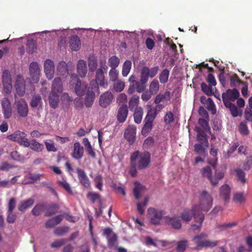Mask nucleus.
Instances as JSON below:
<instances>
[{"label": "nucleus", "mask_w": 252, "mask_h": 252, "mask_svg": "<svg viewBox=\"0 0 252 252\" xmlns=\"http://www.w3.org/2000/svg\"><path fill=\"white\" fill-rule=\"evenodd\" d=\"M29 147L32 150L38 152H41L44 149V145L39 143L35 139L31 140Z\"/></svg>", "instance_id": "obj_40"}, {"label": "nucleus", "mask_w": 252, "mask_h": 252, "mask_svg": "<svg viewBox=\"0 0 252 252\" xmlns=\"http://www.w3.org/2000/svg\"><path fill=\"white\" fill-rule=\"evenodd\" d=\"M120 60L116 56H112L109 58L108 60L109 66L111 68H116L120 63Z\"/></svg>", "instance_id": "obj_53"}, {"label": "nucleus", "mask_w": 252, "mask_h": 252, "mask_svg": "<svg viewBox=\"0 0 252 252\" xmlns=\"http://www.w3.org/2000/svg\"><path fill=\"white\" fill-rule=\"evenodd\" d=\"M201 90L207 95L210 96L213 94L212 87L210 85L207 86L205 83H202L201 84Z\"/></svg>", "instance_id": "obj_58"}, {"label": "nucleus", "mask_w": 252, "mask_h": 252, "mask_svg": "<svg viewBox=\"0 0 252 252\" xmlns=\"http://www.w3.org/2000/svg\"><path fill=\"white\" fill-rule=\"evenodd\" d=\"M199 200V204L194 206V210H197L198 213L209 211L213 204L212 196L208 194L206 190H204L200 195Z\"/></svg>", "instance_id": "obj_2"}, {"label": "nucleus", "mask_w": 252, "mask_h": 252, "mask_svg": "<svg viewBox=\"0 0 252 252\" xmlns=\"http://www.w3.org/2000/svg\"><path fill=\"white\" fill-rule=\"evenodd\" d=\"M30 74L33 79H38L40 75V68L36 62L30 64Z\"/></svg>", "instance_id": "obj_21"}, {"label": "nucleus", "mask_w": 252, "mask_h": 252, "mask_svg": "<svg viewBox=\"0 0 252 252\" xmlns=\"http://www.w3.org/2000/svg\"><path fill=\"white\" fill-rule=\"evenodd\" d=\"M230 86L236 87L237 84H244L243 81L240 80L238 75L234 74L230 78Z\"/></svg>", "instance_id": "obj_55"}, {"label": "nucleus", "mask_w": 252, "mask_h": 252, "mask_svg": "<svg viewBox=\"0 0 252 252\" xmlns=\"http://www.w3.org/2000/svg\"><path fill=\"white\" fill-rule=\"evenodd\" d=\"M15 89L18 95L23 96L25 94V80L22 75H17L15 82Z\"/></svg>", "instance_id": "obj_8"}, {"label": "nucleus", "mask_w": 252, "mask_h": 252, "mask_svg": "<svg viewBox=\"0 0 252 252\" xmlns=\"http://www.w3.org/2000/svg\"><path fill=\"white\" fill-rule=\"evenodd\" d=\"M51 91L55 93H61L63 92V83L60 78H55L52 82Z\"/></svg>", "instance_id": "obj_24"}, {"label": "nucleus", "mask_w": 252, "mask_h": 252, "mask_svg": "<svg viewBox=\"0 0 252 252\" xmlns=\"http://www.w3.org/2000/svg\"><path fill=\"white\" fill-rule=\"evenodd\" d=\"M1 103L3 110H11V103L10 102V100L7 98L5 97L2 98Z\"/></svg>", "instance_id": "obj_62"}, {"label": "nucleus", "mask_w": 252, "mask_h": 252, "mask_svg": "<svg viewBox=\"0 0 252 252\" xmlns=\"http://www.w3.org/2000/svg\"><path fill=\"white\" fill-rule=\"evenodd\" d=\"M113 96L112 93L106 92L99 96V104L103 108H106L112 102Z\"/></svg>", "instance_id": "obj_12"}, {"label": "nucleus", "mask_w": 252, "mask_h": 252, "mask_svg": "<svg viewBox=\"0 0 252 252\" xmlns=\"http://www.w3.org/2000/svg\"><path fill=\"white\" fill-rule=\"evenodd\" d=\"M146 88L145 85L143 84L141 80L139 81H136L135 84H130L127 93L132 94L135 92V91L139 93H142L143 91L145 90Z\"/></svg>", "instance_id": "obj_14"}, {"label": "nucleus", "mask_w": 252, "mask_h": 252, "mask_svg": "<svg viewBox=\"0 0 252 252\" xmlns=\"http://www.w3.org/2000/svg\"><path fill=\"white\" fill-rule=\"evenodd\" d=\"M95 99V93L93 90H88L85 96V105L87 108H90Z\"/></svg>", "instance_id": "obj_28"}, {"label": "nucleus", "mask_w": 252, "mask_h": 252, "mask_svg": "<svg viewBox=\"0 0 252 252\" xmlns=\"http://www.w3.org/2000/svg\"><path fill=\"white\" fill-rule=\"evenodd\" d=\"M152 124L145 122V124L142 128L141 131L142 134L144 136L147 135L148 134V133L150 132L152 130Z\"/></svg>", "instance_id": "obj_64"}, {"label": "nucleus", "mask_w": 252, "mask_h": 252, "mask_svg": "<svg viewBox=\"0 0 252 252\" xmlns=\"http://www.w3.org/2000/svg\"><path fill=\"white\" fill-rule=\"evenodd\" d=\"M163 215L164 211L160 210H157L155 208H149L148 210V218L153 224H159Z\"/></svg>", "instance_id": "obj_6"}, {"label": "nucleus", "mask_w": 252, "mask_h": 252, "mask_svg": "<svg viewBox=\"0 0 252 252\" xmlns=\"http://www.w3.org/2000/svg\"><path fill=\"white\" fill-rule=\"evenodd\" d=\"M157 115V111H148L147 115L145 119V122L152 124Z\"/></svg>", "instance_id": "obj_60"}, {"label": "nucleus", "mask_w": 252, "mask_h": 252, "mask_svg": "<svg viewBox=\"0 0 252 252\" xmlns=\"http://www.w3.org/2000/svg\"><path fill=\"white\" fill-rule=\"evenodd\" d=\"M88 65L89 67L90 71L93 73L95 70H96L98 65L97 60L95 57L91 56L88 58Z\"/></svg>", "instance_id": "obj_37"}, {"label": "nucleus", "mask_w": 252, "mask_h": 252, "mask_svg": "<svg viewBox=\"0 0 252 252\" xmlns=\"http://www.w3.org/2000/svg\"><path fill=\"white\" fill-rule=\"evenodd\" d=\"M188 247V243L187 240H180L177 242L176 251L177 252H184Z\"/></svg>", "instance_id": "obj_52"}, {"label": "nucleus", "mask_w": 252, "mask_h": 252, "mask_svg": "<svg viewBox=\"0 0 252 252\" xmlns=\"http://www.w3.org/2000/svg\"><path fill=\"white\" fill-rule=\"evenodd\" d=\"M230 189L228 185H224L220 189V196L225 201H228L230 198Z\"/></svg>", "instance_id": "obj_33"}, {"label": "nucleus", "mask_w": 252, "mask_h": 252, "mask_svg": "<svg viewBox=\"0 0 252 252\" xmlns=\"http://www.w3.org/2000/svg\"><path fill=\"white\" fill-rule=\"evenodd\" d=\"M70 48L75 51H77L81 47L80 39L77 35H72L70 38Z\"/></svg>", "instance_id": "obj_27"}, {"label": "nucleus", "mask_w": 252, "mask_h": 252, "mask_svg": "<svg viewBox=\"0 0 252 252\" xmlns=\"http://www.w3.org/2000/svg\"><path fill=\"white\" fill-rule=\"evenodd\" d=\"M134 188L133 189V195L135 199L138 200L141 196V194L143 190V187L141 184L135 182L134 184Z\"/></svg>", "instance_id": "obj_38"}, {"label": "nucleus", "mask_w": 252, "mask_h": 252, "mask_svg": "<svg viewBox=\"0 0 252 252\" xmlns=\"http://www.w3.org/2000/svg\"><path fill=\"white\" fill-rule=\"evenodd\" d=\"M170 71L168 69H164L160 73L159 79L160 83L165 84L168 82Z\"/></svg>", "instance_id": "obj_47"}, {"label": "nucleus", "mask_w": 252, "mask_h": 252, "mask_svg": "<svg viewBox=\"0 0 252 252\" xmlns=\"http://www.w3.org/2000/svg\"><path fill=\"white\" fill-rule=\"evenodd\" d=\"M130 162L137 166V169L143 170L148 168L151 161V155L148 151L142 152L135 151L130 156Z\"/></svg>", "instance_id": "obj_1"}, {"label": "nucleus", "mask_w": 252, "mask_h": 252, "mask_svg": "<svg viewBox=\"0 0 252 252\" xmlns=\"http://www.w3.org/2000/svg\"><path fill=\"white\" fill-rule=\"evenodd\" d=\"M34 200L32 198H30L22 201L18 206V210L21 212H24L27 209L31 208L34 204Z\"/></svg>", "instance_id": "obj_30"}, {"label": "nucleus", "mask_w": 252, "mask_h": 252, "mask_svg": "<svg viewBox=\"0 0 252 252\" xmlns=\"http://www.w3.org/2000/svg\"><path fill=\"white\" fill-rule=\"evenodd\" d=\"M202 175L204 177H207L213 186H215L218 184L217 179L214 180L212 177V170L210 166H207L202 168Z\"/></svg>", "instance_id": "obj_22"}, {"label": "nucleus", "mask_w": 252, "mask_h": 252, "mask_svg": "<svg viewBox=\"0 0 252 252\" xmlns=\"http://www.w3.org/2000/svg\"><path fill=\"white\" fill-rule=\"evenodd\" d=\"M207 237V235L202 233L195 236L193 241L196 245V249H198L203 247H214L218 244V241H211V240H203L202 239Z\"/></svg>", "instance_id": "obj_4"}, {"label": "nucleus", "mask_w": 252, "mask_h": 252, "mask_svg": "<svg viewBox=\"0 0 252 252\" xmlns=\"http://www.w3.org/2000/svg\"><path fill=\"white\" fill-rule=\"evenodd\" d=\"M62 215H57L56 217L48 220L45 223L47 228H52L60 223L63 220Z\"/></svg>", "instance_id": "obj_29"}, {"label": "nucleus", "mask_w": 252, "mask_h": 252, "mask_svg": "<svg viewBox=\"0 0 252 252\" xmlns=\"http://www.w3.org/2000/svg\"><path fill=\"white\" fill-rule=\"evenodd\" d=\"M222 101L224 102V105L226 108H228L229 109V110L230 111H235L238 110L237 108L236 107V106L235 105V104H232V103L231 102L232 101L231 100L228 99L227 96H223V94H222Z\"/></svg>", "instance_id": "obj_42"}, {"label": "nucleus", "mask_w": 252, "mask_h": 252, "mask_svg": "<svg viewBox=\"0 0 252 252\" xmlns=\"http://www.w3.org/2000/svg\"><path fill=\"white\" fill-rule=\"evenodd\" d=\"M132 63L130 60L125 61L122 66V75L123 76H127L130 72L131 68Z\"/></svg>", "instance_id": "obj_39"}, {"label": "nucleus", "mask_w": 252, "mask_h": 252, "mask_svg": "<svg viewBox=\"0 0 252 252\" xmlns=\"http://www.w3.org/2000/svg\"><path fill=\"white\" fill-rule=\"evenodd\" d=\"M148 201V198L145 197L144 201L143 202H139L137 203V210L140 214H143L145 210V207L146 206Z\"/></svg>", "instance_id": "obj_57"}, {"label": "nucleus", "mask_w": 252, "mask_h": 252, "mask_svg": "<svg viewBox=\"0 0 252 252\" xmlns=\"http://www.w3.org/2000/svg\"><path fill=\"white\" fill-rule=\"evenodd\" d=\"M208 147H206L203 144L197 143L194 146V150L197 154L203 155L205 157L206 149Z\"/></svg>", "instance_id": "obj_46"}, {"label": "nucleus", "mask_w": 252, "mask_h": 252, "mask_svg": "<svg viewBox=\"0 0 252 252\" xmlns=\"http://www.w3.org/2000/svg\"><path fill=\"white\" fill-rule=\"evenodd\" d=\"M18 111L28 110V105L23 98L20 99L16 101Z\"/></svg>", "instance_id": "obj_49"}, {"label": "nucleus", "mask_w": 252, "mask_h": 252, "mask_svg": "<svg viewBox=\"0 0 252 252\" xmlns=\"http://www.w3.org/2000/svg\"><path fill=\"white\" fill-rule=\"evenodd\" d=\"M95 79L100 87L104 88L107 87L108 85V81L105 78V75L103 69L101 68L96 69L95 72Z\"/></svg>", "instance_id": "obj_16"}, {"label": "nucleus", "mask_w": 252, "mask_h": 252, "mask_svg": "<svg viewBox=\"0 0 252 252\" xmlns=\"http://www.w3.org/2000/svg\"><path fill=\"white\" fill-rule=\"evenodd\" d=\"M204 215L203 214H199V217L197 219V221L196 222L198 223V225L196 224H192L191 225V229L193 230H199L201 226L202 225V222L204 220Z\"/></svg>", "instance_id": "obj_54"}, {"label": "nucleus", "mask_w": 252, "mask_h": 252, "mask_svg": "<svg viewBox=\"0 0 252 252\" xmlns=\"http://www.w3.org/2000/svg\"><path fill=\"white\" fill-rule=\"evenodd\" d=\"M84 149L79 142L74 144L72 157L76 159H81L83 156Z\"/></svg>", "instance_id": "obj_20"}, {"label": "nucleus", "mask_w": 252, "mask_h": 252, "mask_svg": "<svg viewBox=\"0 0 252 252\" xmlns=\"http://www.w3.org/2000/svg\"><path fill=\"white\" fill-rule=\"evenodd\" d=\"M87 197L93 203H95L97 200H100L99 194L96 192H89L87 194Z\"/></svg>", "instance_id": "obj_56"}, {"label": "nucleus", "mask_w": 252, "mask_h": 252, "mask_svg": "<svg viewBox=\"0 0 252 252\" xmlns=\"http://www.w3.org/2000/svg\"><path fill=\"white\" fill-rule=\"evenodd\" d=\"M69 229L68 226H59L54 229V234L58 236H63L68 232Z\"/></svg>", "instance_id": "obj_44"}, {"label": "nucleus", "mask_w": 252, "mask_h": 252, "mask_svg": "<svg viewBox=\"0 0 252 252\" xmlns=\"http://www.w3.org/2000/svg\"><path fill=\"white\" fill-rule=\"evenodd\" d=\"M196 139L198 144H203L206 147H209V143L206 133L197 134Z\"/></svg>", "instance_id": "obj_43"}, {"label": "nucleus", "mask_w": 252, "mask_h": 252, "mask_svg": "<svg viewBox=\"0 0 252 252\" xmlns=\"http://www.w3.org/2000/svg\"><path fill=\"white\" fill-rule=\"evenodd\" d=\"M117 102L119 108V111H127L128 110V107L127 105V95L125 93H121L117 96Z\"/></svg>", "instance_id": "obj_17"}, {"label": "nucleus", "mask_w": 252, "mask_h": 252, "mask_svg": "<svg viewBox=\"0 0 252 252\" xmlns=\"http://www.w3.org/2000/svg\"><path fill=\"white\" fill-rule=\"evenodd\" d=\"M2 83L5 93L10 94L12 89V78L10 72L7 69L2 72Z\"/></svg>", "instance_id": "obj_7"}, {"label": "nucleus", "mask_w": 252, "mask_h": 252, "mask_svg": "<svg viewBox=\"0 0 252 252\" xmlns=\"http://www.w3.org/2000/svg\"><path fill=\"white\" fill-rule=\"evenodd\" d=\"M7 138L18 142L20 145L28 148L30 146V141L26 136L25 133L17 131L13 134L8 135Z\"/></svg>", "instance_id": "obj_5"}, {"label": "nucleus", "mask_w": 252, "mask_h": 252, "mask_svg": "<svg viewBox=\"0 0 252 252\" xmlns=\"http://www.w3.org/2000/svg\"><path fill=\"white\" fill-rule=\"evenodd\" d=\"M68 73L67 63L64 61H60L57 65V74L60 76H67Z\"/></svg>", "instance_id": "obj_32"}, {"label": "nucleus", "mask_w": 252, "mask_h": 252, "mask_svg": "<svg viewBox=\"0 0 252 252\" xmlns=\"http://www.w3.org/2000/svg\"><path fill=\"white\" fill-rule=\"evenodd\" d=\"M60 208V206L57 203L50 204L47 209V211L45 214V217H50L53 215L56 214L58 209Z\"/></svg>", "instance_id": "obj_36"}, {"label": "nucleus", "mask_w": 252, "mask_h": 252, "mask_svg": "<svg viewBox=\"0 0 252 252\" xmlns=\"http://www.w3.org/2000/svg\"><path fill=\"white\" fill-rule=\"evenodd\" d=\"M44 69L47 78L49 79H53L55 71V66L54 61L50 59L45 60Z\"/></svg>", "instance_id": "obj_9"}, {"label": "nucleus", "mask_w": 252, "mask_h": 252, "mask_svg": "<svg viewBox=\"0 0 252 252\" xmlns=\"http://www.w3.org/2000/svg\"><path fill=\"white\" fill-rule=\"evenodd\" d=\"M150 75V69L147 66H144L140 74V79L147 87V84Z\"/></svg>", "instance_id": "obj_35"}, {"label": "nucleus", "mask_w": 252, "mask_h": 252, "mask_svg": "<svg viewBox=\"0 0 252 252\" xmlns=\"http://www.w3.org/2000/svg\"><path fill=\"white\" fill-rule=\"evenodd\" d=\"M170 99V92H165L164 94H159L156 96L155 99V103L158 104L162 101L167 102Z\"/></svg>", "instance_id": "obj_34"}, {"label": "nucleus", "mask_w": 252, "mask_h": 252, "mask_svg": "<svg viewBox=\"0 0 252 252\" xmlns=\"http://www.w3.org/2000/svg\"><path fill=\"white\" fill-rule=\"evenodd\" d=\"M165 221L168 225L172 226L175 229H179L182 227L181 220L177 216H167L165 218Z\"/></svg>", "instance_id": "obj_13"}, {"label": "nucleus", "mask_w": 252, "mask_h": 252, "mask_svg": "<svg viewBox=\"0 0 252 252\" xmlns=\"http://www.w3.org/2000/svg\"><path fill=\"white\" fill-rule=\"evenodd\" d=\"M44 207L45 205L44 204H38L32 210V213L34 216H38L40 214L41 211L44 210Z\"/></svg>", "instance_id": "obj_59"}, {"label": "nucleus", "mask_w": 252, "mask_h": 252, "mask_svg": "<svg viewBox=\"0 0 252 252\" xmlns=\"http://www.w3.org/2000/svg\"><path fill=\"white\" fill-rule=\"evenodd\" d=\"M209 120L204 119V118H199L198 123L202 127L203 130L206 132L210 131V127L208 124Z\"/></svg>", "instance_id": "obj_51"}, {"label": "nucleus", "mask_w": 252, "mask_h": 252, "mask_svg": "<svg viewBox=\"0 0 252 252\" xmlns=\"http://www.w3.org/2000/svg\"><path fill=\"white\" fill-rule=\"evenodd\" d=\"M72 100V97L68 93H63L60 97V106L63 109H68Z\"/></svg>", "instance_id": "obj_18"}, {"label": "nucleus", "mask_w": 252, "mask_h": 252, "mask_svg": "<svg viewBox=\"0 0 252 252\" xmlns=\"http://www.w3.org/2000/svg\"><path fill=\"white\" fill-rule=\"evenodd\" d=\"M125 87V83L121 80H117L113 84L114 90L117 93H120Z\"/></svg>", "instance_id": "obj_50"}, {"label": "nucleus", "mask_w": 252, "mask_h": 252, "mask_svg": "<svg viewBox=\"0 0 252 252\" xmlns=\"http://www.w3.org/2000/svg\"><path fill=\"white\" fill-rule=\"evenodd\" d=\"M77 172L78 179L82 185L86 189L89 188L90 187V182L85 171L78 167L77 168Z\"/></svg>", "instance_id": "obj_15"}, {"label": "nucleus", "mask_w": 252, "mask_h": 252, "mask_svg": "<svg viewBox=\"0 0 252 252\" xmlns=\"http://www.w3.org/2000/svg\"><path fill=\"white\" fill-rule=\"evenodd\" d=\"M159 89V84L157 80H153L150 84L149 90L152 95L158 93Z\"/></svg>", "instance_id": "obj_41"}, {"label": "nucleus", "mask_w": 252, "mask_h": 252, "mask_svg": "<svg viewBox=\"0 0 252 252\" xmlns=\"http://www.w3.org/2000/svg\"><path fill=\"white\" fill-rule=\"evenodd\" d=\"M108 245L110 249H116L117 243V236L116 234H112L111 236L107 238Z\"/></svg>", "instance_id": "obj_45"}, {"label": "nucleus", "mask_w": 252, "mask_h": 252, "mask_svg": "<svg viewBox=\"0 0 252 252\" xmlns=\"http://www.w3.org/2000/svg\"><path fill=\"white\" fill-rule=\"evenodd\" d=\"M139 99V96L137 95H133L131 97L128 102L130 110H142L141 108H138Z\"/></svg>", "instance_id": "obj_26"}, {"label": "nucleus", "mask_w": 252, "mask_h": 252, "mask_svg": "<svg viewBox=\"0 0 252 252\" xmlns=\"http://www.w3.org/2000/svg\"><path fill=\"white\" fill-rule=\"evenodd\" d=\"M223 96H227L228 99H229L234 101L235 99L238 98L240 95V93L238 90L233 89L232 90L228 89L225 93H223Z\"/></svg>", "instance_id": "obj_31"}, {"label": "nucleus", "mask_w": 252, "mask_h": 252, "mask_svg": "<svg viewBox=\"0 0 252 252\" xmlns=\"http://www.w3.org/2000/svg\"><path fill=\"white\" fill-rule=\"evenodd\" d=\"M199 214H202V213H198L197 211H195L193 206L192 210H184L181 214V217L184 221H189L193 217L195 221H197Z\"/></svg>", "instance_id": "obj_10"}, {"label": "nucleus", "mask_w": 252, "mask_h": 252, "mask_svg": "<svg viewBox=\"0 0 252 252\" xmlns=\"http://www.w3.org/2000/svg\"><path fill=\"white\" fill-rule=\"evenodd\" d=\"M49 102L52 108H57L60 104V99L58 94L51 92L49 96Z\"/></svg>", "instance_id": "obj_25"}, {"label": "nucleus", "mask_w": 252, "mask_h": 252, "mask_svg": "<svg viewBox=\"0 0 252 252\" xmlns=\"http://www.w3.org/2000/svg\"><path fill=\"white\" fill-rule=\"evenodd\" d=\"M37 48L36 43L33 39L28 40L27 44V51L29 54H33Z\"/></svg>", "instance_id": "obj_48"}, {"label": "nucleus", "mask_w": 252, "mask_h": 252, "mask_svg": "<svg viewBox=\"0 0 252 252\" xmlns=\"http://www.w3.org/2000/svg\"><path fill=\"white\" fill-rule=\"evenodd\" d=\"M66 242V239H62L60 240H55L51 244L50 246L52 248H59L64 245Z\"/></svg>", "instance_id": "obj_61"}, {"label": "nucleus", "mask_w": 252, "mask_h": 252, "mask_svg": "<svg viewBox=\"0 0 252 252\" xmlns=\"http://www.w3.org/2000/svg\"><path fill=\"white\" fill-rule=\"evenodd\" d=\"M31 105L32 108L37 109V110H39L40 109H43V101L39 95L32 96Z\"/></svg>", "instance_id": "obj_23"}, {"label": "nucleus", "mask_w": 252, "mask_h": 252, "mask_svg": "<svg viewBox=\"0 0 252 252\" xmlns=\"http://www.w3.org/2000/svg\"><path fill=\"white\" fill-rule=\"evenodd\" d=\"M88 69L85 61L80 60L77 63V72L81 78L85 77Z\"/></svg>", "instance_id": "obj_19"}, {"label": "nucleus", "mask_w": 252, "mask_h": 252, "mask_svg": "<svg viewBox=\"0 0 252 252\" xmlns=\"http://www.w3.org/2000/svg\"><path fill=\"white\" fill-rule=\"evenodd\" d=\"M118 74L119 72L116 68H111L110 69L109 72L110 80L115 82L118 79Z\"/></svg>", "instance_id": "obj_63"}, {"label": "nucleus", "mask_w": 252, "mask_h": 252, "mask_svg": "<svg viewBox=\"0 0 252 252\" xmlns=\"http://www.w3.org/2000/svg\"><path fill=\"white\" fill-rule=\"evenodd\" d=\"M136 128L134 125H129L125 130L124 133L125 138L132 145L135 140Z\"/></svg>", "instance_id": "obj_11"}, {"label": "nucleus", "mask_w": 252, "mask_h": 252, "mask_svg": "<svg viewBox=\"0 0 252 252\" xmlns=\"http://www.w3.org/2000/svg\"><path fill=\"white\" fill-rule=\"evenodd\" d=\"M70 86L73 88L78 96H83L88 88V84L85 82H81L76 74H72L70 76Z\"/></svg>", "instance_id": "obj_3"}]
</instances>
